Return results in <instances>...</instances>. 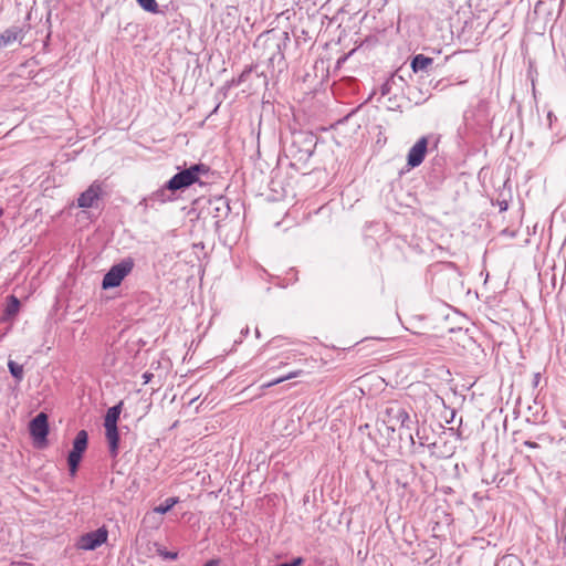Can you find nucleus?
I'll return each mask as SVG.
<instances>
[{
    "label": "nucleus",
    "mask_w": 566,
    "mask_h": 566,
    "mask_svg": "<svg viewBox=\"0 0 566 566\" xmlns=\"http://www.w3.org/2000/svg\"><path fill=\"white\" fill-rule=\"evenodd\" d=\"M179 497H168L164 504H160L153 509L151 512L146 513L144 523H148L150 518L155 517V514H165L171 510L177 503Z\"/></svg>",
    "instance_id": "16"
},
{
    "label": "nucleus",
    "mask_w": 566,
    "mask_h": 566,
    "mask_svg": "<svg viewBox=\"0 0 566 566\" xmlns=\"http://www.w3.org/2000/svg\"><path fill=\"white\" fill-rule=\"evenodd\" d=\"M411 440V449L412 453L418 455H426L427 453V446L430 444L432 441H430V438L426 434L424 430L418 429L416 431V438L410 434Z\"/></svg>",
    "instance_id": "15"
},
{
    "label": "nucleus",
    "mask_w": 566,
    "mask_h": 566,
    "mask_svg": "<svg viewBox=\"0 0 566 566\" xmlns=\"http://www.w3.org/2000/svg\"><path fill=\"white\" fill-rule=\"evenodd\" d=\"M160 524H161V518H160V520H158V521L154 524V526H155V527H157V526H159Z\"/></svg>",
    "instance_id": "47"
},
{
    "label": "nucleus",
    "mask_w": 566,
    "mask_h": 566,
    "mask_svg": "<svg viewBox=\"0 0 566 566\" xmlns=\"http://www.w3.org/2000/svg\"><path fill=\"white\" fill-rule=\"evenodd\" d=\"M547 118H548V120H549V126H551V125H552V120H553V118H556V117L554 116L553 112H548V114H547Z\"/></svg>",
    "instance_id": "43"
},
{
    "label": "nucleus",
    "mask_w": 566,
    "mask_h": 566,
    "mask_svg": "<svg viewBox=\"0 0 566 566\" xmlns=\"http://www.w3.org/2000/svg\"><path fill=\"white\" fill-rule=\"evenodd\" d=\"M502 234H504V235H509V237L513 238V237H515V231L510 230V229H504V230L502 231Z\"/></svg>",
    "instance_id": "39"
},
{
    "label": "nucleus",
    "mask_w": 566,
    "mask_h": 566,
    "mask_svg": "<svg viewBox=\"0 0 566 566\" xmlns=\"http://www.w3.org/2000/svg\"><path fill=\"white\" fill-rule=\"evenodd\" d=\"M395 81H396V74H391L390 77H388L382 83V85L380 86V93H381L382 96H386V95L390 94L391 86H392V84H395Z\"/></svg>",
    "instance_id": "30"
},
{
    "label": "nucleus",
    "mask_w": 566,
    "mask_h": 566,
    "mask_svg": "<svg viewBox=\"0 0 566 566\" xmlns=\"http://www.w3.org/2000/svg\"><path fill=\"white\" fill-rule=\"evenodd\" d=\"M88 434L85 430H80L73 441V451L83 454L87 448Z\"/></svg>",
    "instance_id": "22"
},
{
    "label": "nucleus",
    "mask_w": 566,
    "mask_h": 566,
    "mask_svg": "<svg viewBox=\"0 0 566 566\" xmlns=\"http://www.w3.org/2000/svg\"><path fill=\"white\" fill-rule=\"evenodd\" d=\"M426 446L428 449L426 454L432 460L449 459L455 452V446L443 437H438Z\"/></svg>",
    "instance_id": "7"
},
{
    "label": "nucleus",
    "mask_w": 566,
    "mask_h": 566,
    "mask_svg": "<svg viewBox=\"0 0 566 566\" xmlns=\"http://www.w3.org/2000/svg\"><path fill=\"white\" fill-rule=\"evenodd\" d=\"M367 340H369V338H367V337H366V338H363L361 340L356 342V345H361V344H364V343H365V342H367ZM370 340H380V338H378V337H371V338H370Z\"/></svg>",
    "instance_id": "40"
},
{
    "label": "nucleus",
    "mask_w": 566,
    "mask_h": 566,
    "mask_svg": "<svg viewBox=\"0 0 566 566\" xmlns=\"http://www.w3.org/2000/svg\"><path fill=\"white\" fill-rule=\"evenodd\" d=\"M20 308V301L17 296L10 295L8 297V303L4 310V315L9 317H13L18 314Z\"/></svg>",
    "instance_id": "23"
},
{
    "label": "nucleus",
    "mask_w": 566,
    "mask_h": 566,
    "mask_svg": "<svg viewBox=\"0 0 566 566\" xmlns=\"http://www.w3.org/2000/svg\"><path fill=\"white\" fill-rule=\"evenodd\" d=\"M304 563L303 557H296L292 562L287 563V566H302Z\"/></svg>",
    "instance_id": "34"
},
{
    "label": "nucleus",
    "mask_w": 566,
    "mask_h": 566,
    "mask_svg": "<svg viewBox=\"0 0 566 566\" xmlns=\"http://www.w3.org/2000/svg\"><path fill=\"white\" fill-rule=\"evenodd\" d=\"M82 455L83 454L78 453L77 451H73V450H71V452L69 453L67 464H69L71 474H75V472L78 468V464L82 460Z\"/></svg>",
    "instance_id": "25"
},
{
    "label": "nucleus",
    "mask_w": 566,
    "mask_h": 566,
    "mask_svg": "<svg viewBox=\"0 0 566 566\" xmlns=\"http://www.w3.org/2000/svg\"><path fill=\"white\" fill-rule=\"evenodd\" d=\"M134 260L132 258L123 259L119 263L114 264L104 275L102 287L104 290L117 287L122 281L133 271Z\"/></svg>",
    "instance_id": "4"
},
{
    "label": "nucleus",
    "mask_w": 566,
    "mask_h": 566,
    "mask_svg": "<svg viewBox=\"0 0 566 566\" xmlns=\"http://www.w3.org/2000/svg\"><path fill=\"white\" fill-rule=\"evenodd\" d=\"M534 459H535L536 461H539V462H542V460H543V459H542V457H539V455H537V454H536V455H534Z\"/></svg>",
    "instance_id": "45"
},
{
    "label": "nucleus",
    "mask_w": 566,
    "mask_h": 566,
    "mask_svg": "<svg viewBox=\"0 0 566 566\" xmlns=\"http://www.w3.org/2000/svg\"><path fill=\"white\" fill-rule=\"evenodd\" d=\"M434 491H439L442 493H449V492H452V489L450 486L441 485L440 488L436 486Z\"/></svg>",
    "instance_id": "36"
},
{
    "label": "nucleus",
    "mask_w": 566,
    "mask_h": 566,
    "mask_svg": "<svg viewBox=\"0 0 566 566\" xmlns=\"http://www.w3.org/2000/svg\"><path fill=\"white\" fill-rule=\"evenodd\" d=\"M358 430L361 436L366 434L373 443H378L376 436L370 431V423L360 424Z\"/></svg>",
    "instance_id": "31"
},
{
    "label": "nucleus",
    "mask_w": 566,
    "mask_h": 566,
    "mask_svg": "<svg viewBox=\"0 0 566 566\" xmlns=\"http://www.w3.org/2000/svg\"><path fill=\"white\" fill-rule=\"evenodd\" d=\"M209 170V167L205 164H195L191 167L174 175L167 181V188H170V191L175 192L177 190L186 189L197 182L201 185L199 179L200 175H207Z\"/></svg>",
    "instance_id": "2"
},
{
    "label": "nucleus",
    "mask_w": 566,
    "mask_h": 566,
    "mask_svg": "<svg viewBox=\"0 0 566 566\" xmlns=\"http://www.w3.org/2000/svg\"><path fill=\"white\" fill-rule=\"evenodd\" d=\"M108 532L105 527L88 532L77 541V547L83 551H93L107 541Z\"/></svg>",
    "instance_id": "9"
},
{
    "label": "nucleus",
    "mask_w": 566,
    "mask_h": 566,
    "mask_svg": "<svg viewBox=\"0 0 566 566\" xmlns=\"http://www.w3.org/2000/svg\"><path fill=\"white\" fill-rule=\"evenodd\" d=\"M353 54H354V49L350 50L348 53L338 57V60L336 61L333 74L335 77L338 78V81L334 83V86H333L334 94H340L343 91H345V94H348V95H352L354 93V90L352 87L353 69L348 67L346 65L349 57Z\"/></svg>",
    "instance_id": "3"
},
{
    "label": "nucleus",
    "mask_w": 566,
    "mask_h": 566,
    "mask_svg": "<svg viewBox=\"0 0 566 566\" xmlns=\"http://www.w3.org/2000/svg\"><path fill=\"white\" fill-rule=\"evenodd\" d=\"M440 526V523L439 522H436L434 523V526L432 527V532H436L437 528Z\"/></svg>",
    "instance_id": "44"
},
{
    "label": "nucleus",
    "mask_w": 566,
    "mask_h": 566,
    "mask_svg": "<svg viewBox=\"0 0 566 566\" xmlns=\"http://www.w3.org/2000/svg\"><path fill=\"white\" fill-rule=\"evenodd\" d=\"M102 195V186L98 181H94L90 187L83 191L77 198V206L80 208H92Z\"/></svg>",
    "instance_id": "13"
},
{
    "label": "nucleus",
    "mask_w": 566,
    "mask_h": 566,
    "mask_svg": "<svg viewBox=\"0 0 566 566\" xmlns=\"http://www.w3.org/2000/svg\"><path fill=\"white\" fill-rule=\"evenodd\" d=\"M151 378H153V374L151 373L146 371V373L143 374L144 384L149 382L151 380Z\"/></svg>",
    "instance_id": "37"
},
{
    "label": "nucleus",
    "mask_w": 566,
    "mask_h": 566,
    "mask_svg": "<svg viewBox=\"0 0 566 566\" xmlns=\"http://www.w3.org/2000/svg\"><path fill=\"white\" fill-rule=\"evenodd\" d=\"M123 401L111 407L105 416L104 427H117V421L122 412Z\"/></svg>",
    "instance_id": "19"
},
{
    "label": "nucleus",
    "mask_w": 566,
    "mask_h": 566,
    "mask_svg": "<svg viewBox=\"0 0 566 566\" xmlns=\"http://www.w3.org/2000/svg\"><path fill=\"white\" fill-rule=\"evenodd\" d=\"M446 522L449 524L451 522L450 515L446 514Z\"/></svg>",
    "instance_id": "46"
},
{
    "label": "nucleus",
    "mask_w": 566,
    "mask_h": 566,
    "mask_svg": "<svg viewBox=\"0 0 566 566\" xmlns=\"http://www.w3.org/2000/svg\"><path fill=\"white\" fill-rule=\"evenodd\" d=\"M433 63L432 57L424 56L423 54L416 55L411 61V69L413 72L424 71Z\"/></svg>",
    "instance_id": "21"
},
{
    "label": "nucleus",
    "mask_w": 566,
    "mask_h": 566,
    "mask_svg": "<svg viewBox=\"0 0 566 566\" xmlns=\"http://www.w3.org/2000/svg\"><path fill=\"white\" fill-rule=\"evenodd\" d=\"M336 143H337L338 145L344 144L342 140H337V139H336Z\"/></svg>",
    "instance_id": "51"
},
{
    "label": "nucleus",
    "mask_w": 566,
    "mask_h": 566,
    "mask_svg": "<svg viewBox=\"0 0 566 566\" xmlns=\"http://www.w3.org/2000/svg\"><path fill=\"white\" fill-rule=\"evenodd\" d=\"M303 374V370L301 369H297V370H294V371H291L289 374H286L285 376H282V377H279L276 379H273L271 381H268V382H264L261 388L265 389V388H271L275 385H279L285 380H289V379H292V378H296L298 376H301Z\"/></svg>",
    "instance_id": "24"
},
{
    "label": "nucleus",
    "mask_w": 566,
    "mask_h": 566,
    "mask_svg": "<svg viewBox=\"0 0 566 566\" xmlns=\"http://www.w3.org/2000/svg\"><path fill=\"white\" fill-rule=\"evenodd\" d=\"M219 563V559H210L203 566H218Z\"/></svg>",
    "instance_id": "38"
},
{
    "label": "nucleus",
    "mask_w": 566,
    "mask_h": 566,
    "mask_svg": "<svg viewBox=\"0 0 566 566\" xmlns=\"http://www.w3.org/2000/svg\"><path fill=\"white\" fill-rule=\"evenodd\" d=\"M30 433L35 442H46V437L49 434V422L48 416L44 412H40L31 420Z\"/></svg>",
    "instance_id": "11"
},
{
    "label": "nucleus",
    "mask_w": 566,
    "mask_h": 566,
    "mask_svg": "<svg viewBox=\"0 0 566 566\" xmlns=\"http://www.w3.org/2000/svg\"><path fill=\"white\" fill-rule=\"evenodd\" d=\"M258 42H262L264 50L268 51L269 67L274 72H282L285 67L284 50L290 43V35L287 32H280L275 30L268 31L258 38Z\"/></svg>",
    "instance_id": "1"
},
{
    "label": "nucleus",
    "mask_w": 566,
    "mask_h": 566,
    "mask_svg": "<svg viewBox=\"0 0 566 566\" xmlns=\"http://www.w3.org/2000/svg\"><path fill=\"white\" fill-rule=\"evenodd\" d=\"M539 377H541L539 373H536V374L534 375L533 385H534L535 387L538 385Z\"/></svg>",
    "instance_id": "42"
},
{
    "label": "nucleus",
    "mask_w": 566,
    "mask_h": 566,
    "mask_svg": "<svg viewBox=\"0 0 566 566\" xmlns=\"http://www.w3.org/2000/svg\"><path fill=\"white\" fill-rule=\"evenodd\" d=\"M385 413L387 416V421L390 423L392 429L397 424L409 428V423L411 422L410 416L400 402L389 401Z\"/></svg>",
    "instance_id": "8"
},
{
    "label": "nucleus",
    "mask_w": 566,
    "mask_h": 566,
    "mask_svg": "<svg viewBox=\"0 0 566 566\" xmlns=\"http://www.w3.org/2000/svg\"><path fill=\"white\" fill-rule=\"evenodd\" d=\"M285 365H286V363L281 361V363H280V365H279L277 367H279V368H280V367H284Z\"/></svg>",
    "instance_id": "49"
},
{
    "label": "nucleus",
    "mask_w": 566,
    "mask_h": 566,
    "mask_svg": "<svg viewBox=\"0 0 566 566\" xmlns=\"http://www.w3.org/2000/svg\"><path fill=\"white\" fill-rule=\"evenodd\" d=\"M536 440L537 441H533L531 439H527V440H524L522 442V444L524 447H527V448H531V449H538L541 448V446H548V444H553L555 442V438L545 432V433H539L537 437H536Z\"/></svg>",
    "instance_id": "18"
},
{
    "label": "nucleus",
    "mask_w": 566,
    "mask_h": 566,
    "mask_svg": "<svg viewBox=\"0 0 566 566\" xmlns=\"http://www.w3.org/2000/svg\"><path fill=\"white\" fill-rule=\"evenodd\" d=\"M8 367L10 370V374L13 378H15L18 381L22 380L23 378V367L19 365L18 363L13 360H9Z\"/></svg>",
    "instance_id": "28"
},
{
    "label": "nucleus",
    "mask_w": 566,
    "mask_h": 566,
    "mask_svg": "<svg viewBox=\"0 0 566 566\" xmlns=\"http://www.w3.org/2000/svg\"><path fill=\"white\" fill-rule=\"evenodd\" d=\"M544 4H545V0H538L537 3L535 4V9H534L535 13H538L543 9Z\"/></svg>",
    "instance_id": "35"
},
{
    "label": "nucleus",
    "mask_w": 566,
    "mask_h": 566,
    "mask_svg": "<svg viewBox=\"0 0 566 566\" xmlns=\"http://www.w3.org/2000/svg\"><path fill=\"white\" fill-rule=\"evenodd\" d=\"M155 551L163 559L175 560L178 558V552H169L163 545L155 543Z\"/></svg>",
    "instance_id": "27"
},
{
    "label": "nucleus",
    "mask_w": 566,
    "mask_h": 566,
    "mask_svg": "<svg viewBox=\"0 0 566 566\" xmlns=\"http://www.w3.org/2000/svg\"><path fill=\"white\" fill-rule=\"evenodd\" d=\"M361 451L365 452L366 451V446L364 443V441L361 442Z\"/></svg>",
    "instance_id": "48"
},
{
    "label": "nucleus",
    "mask_w": 566,
    "mask_h": 566,
    "mask_svg": "<svg viewBox=\"0 0 566 566\" xmlns=\"http://www.w3.org/2000/svg\"><path fill=\"white\" fill-rule=\"evenodd\" d=\"M353 113H354V111L349 112L345 117H343L342 119L337 120L332 126V128L336 132V134L340 135L345 122L352 116Z\"/></svg>",
    "instance_id": "32"
},
{
    "label": "nucleus",
    "mask_w": 566,
    "mask_h": 566,
    "mask_svg": "<svg viewBox=\"0 0 566 566\" xmlns=\"http://www.w3.org/2000/svg\"><path fill=\"white\" fill-rule=\"evenodd\" d=\"M359 381V390L363 395H365V389H364V386L367 384V381L369 380V376L368 375H365L363 377H359L357 379Z\"/></svg>",
    "instance_id": "33"
},
{
    "label": "nucleus",
    "mask_w": 566,
    "mask_h": 566,
    "mask_svg": "<svg viewBox=\"0 0 566 566\" xmlns=\"http://www.w3.org/2000/svg\"><path fill=\"white\" fill-rule=\"evenodd\" d=\"M24 30L21 27L13 25L0 33V49L15 41L21 42L24 38Z\"/></svg>",
    "instance_id": "14"
},
{
    "label": "nucleus",
    "mask_w": 566,
    "mask_h": 566,
    "mask_svg": "<svg viewBox=\"0 0 566 566\" xmlns=\"http://www.w3.org/2000/svg\"><path fill=\"white\" fill-rule=\"evenodd\" d=\"M500 206V211H505L507 209V202L506 201H501L499 203Z\"/></svg>",
    "instance_id": "41"
},
{
    "label": "nucleus",
    "mask_w": 566,
    "mask_h": 566,
    "mask_svg": "<svg viewBox=\"0 0 566 566\" xmlns=\"http://www.w3.org/2000/svg\"><path fill=\"white\" fill-rule=\"evenodd\" d=\"M139 7L149 13H159V6L156 0H136Z\"/></svg>",
    "instance_id": "26"
},
{
    "label": "nucleus",
    "mask_w": 566,
    "mask_h": 566,
    "mask_svg": "<svg viewBox=\"0 0 566 566\" xmlns=\"http://www.w3.org/2000/svg\"><path fill=\"white\" fill-rule=\"evenodd\" d=\"M169 191H170V188H167V182H166L163 187L155 190L149 196L143 198L139 201V206H143L145 210H148V209H155L156 206H160L168 201H171L175 198L172 197L171 193H169Z\"/></svg>",
    "instance_id": "10"
},
{
    "label": "nucleus",
    "mask_w": 566,
    "mask_h": 566,
    "mask_svg": "<svg viewBox=\"0 0 566 566\" xmlns=\"http://www.w3.org/2000/svg\"><path fill=\"white\" fill-rule=\"evenodd\" d=\"M427 148L428 138L423 136L410 148L407 157L408 166L412 168L420 166L426 157Z\"/></svg>",
    "instance_id": "12"
},
{
    "label": "nucleus",
    "mask_w": 566,
    "mask_h": 566,
    "mask_svg": "<svg viewBox=\"0 0 566 566\" xmlns=\"http://www.w3.org/2000/svg\"><path fill=\"white\" fill-rule=\"evenodd\" d=\"M384 471V465L381 462H374L365 465V470L363 474L358 475V488L360 492L368 493L373 490H376V484L379 481V478Z\"/></svg>",
    "instance_id": "6"
},
{
    "label": "nucleus",
    "mask_w": 566,
    "mask_h": 566,
    "mask_svg": "<svg viewBox=\"0 0 566 566\" xmlns=\"http://www.w3.org/2000/svg\"><path fill=\"white\" fill-rule=\"evenodd\" d=\"M254 70V66L253 65H250V66H247L242 72L241 74L238 76L237 80H232V84L233 85H237L239 86L240 84L244 83L249 76L251 75V73L253 72Z\"/></svg>",
    "instance_id": "29"
},
{
    "label": "nucleus",
    "mask_w": 566,
    "mask_h": 566,
    "mask_svg": "<svg viewBox=\"0 0 566 566\" xmlns=\"http://www.w3.org/2000/svg\"><path fill=\"white\" fill-rule=\"evenodd\" d=\"M255 334H256V337H260V332L258 328L255 329Z\"/></svg>",
    "instance_id": "50"
},
{
    "label": "nucleus",
    "mask_w": 566,
    "mask_h": 566,
    "mask_svg": "<svg viewBox=\"0 0 566 566\" xmlns=\"http://www.w3.org/2000/svg\"><path fill=\"white\" fill-rule=\"evenodd\" d=\"M106 439L109 444V452L112 457H116L118 453L119 434L117 427H105Z\"/></svg>",
    "instance_id": "17"
},
{
    "label": "nucleus",
    "mask_w": 566,
    "mask_h": 566,
    "mask_svg": "<svg viewBox=\"0 0 566 566\" xmlns=\"http://www.w3.org/2000/svg\"><path fill=\"white\" fill-rule=\"evenodd\" d=\"M315 145V136L312 133L301 132L294 135L289 151L292 156L298 155L300 160H307L313 155Z\"/></svg>",
    "instance_id": "5"
},
{
    "label": "nucleus",
    "mask_w": 566,
    "mask_h": 566,
    "mask_svg": "<svg viewBox=\"0 0 566 566\" xmlns=\"http://www.w3.org/2000/svg\"><path fill=\"white\" fill-rule=\"evenodd\" d=\"M211 205H213V209L216 211L214 217L217 218L221 216H228V213L230 212L229 201L227 198L222 196L214 198L211 201Z\"/></svg>",
    "instance_id": "20"
}]
</instances>
